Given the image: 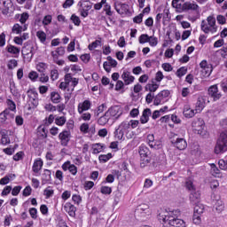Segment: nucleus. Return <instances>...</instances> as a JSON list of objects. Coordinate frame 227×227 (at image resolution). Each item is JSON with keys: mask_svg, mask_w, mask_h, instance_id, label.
<instances>
[{"mask_svg": "<svg viewBox=\"0 0 227 227\" xmlns=\"http://www.w3.org/2000/svg\"><path fill=\"white\" fill-rule=\"evenodd\" d=\"M109 159H113V154L111 153L107 154H101L99 155V160L100 162H107Z\"/></svg>", "mask_w": 227, "mask_h": 227, "instance_id": "41", "label": "nucleus"}, {"mask_svg": "<svg viewBox=\"0 0 227 227\" xmlns=\"http://www.w3.org/2000/svg\"><path fill=\"white\" fill-rule=\"evenodd\" d=\"M104 12H106V15H108V17H113V12H111V5L108 4H106L104 5Z\"/></svg>", "mask_w": 227, "mask_h": 227, "instance_id": "57", "label": "nucleus"}, {"mask_svg": "<svg viewBox=\"0 0 227 227\" xmlns=\"http://www.w3.org/2000/svg\"><path fill=\"white\" fill-rule=\"evenodd\" d=\"M36 36L42 43H44L45 40H47V34L43 31H37Z\"/></svg>", "mask_w": 227, "mask_h": 227, "instance_id": "36", "label": "nucleus"}, {"mask_svg": "<svg viewBox=\"0 0 227 227\" xmlns=\"http://www.w3.org/2000/svg\"><path fill=\"white\" fill-rule=\"evenodd\" d=\"M207 23L205 20L201 21V30L207 35V33H217V26H215V18L214 16H208Z\"/></svg>", "mask_w": 227, "mask_h": 227, "instance_id": "3", "label": "nucleus"}, {"mask_svg": "<svg viewBox=\"0 0 227 227\" xmlns=\"http://www.w3.org/2000/svg\"><path fill=\"white\" fill-rule=\"evenodd\" d=\"M199 8L200 6L191 2H185L182 5L183 12H198Z\"/></svg>", "mask_w": 227, "mask_h": 227, "instance_id": "11", "label": "nucleus"}, {"mask_svg": "<svg viewBox=\"0 0 227 227\" xmlns=\"http://www.w3.org/2000/svg\"><path fill=\"white\" fill-rule=\"evenodd\" d=\"M43 166V161L42 160H36L34 162V165L32 167L34 173H38V171H40V169H42Z\"/></svg>", "mask_w": 227, "mask_h": 227, "instance_id": "21", "label": "nucleus"}, {"mask_svg": "<svg viewBox=\"0 0 227 227\" xmlns=\"http://www.w3.org/2000/svg\"><path fill=\"white\" fill-rule=\"evenodd\" d=\"M194 214L201 215L205 211V206L200 202L198 204H194Z\"/></svg>", "mask_w": 227, "mask_h": 227, "instance_id": "23", "label": "nucleus"}, {"mask_svg": "<svg viewBox=\"0 0 227 227\" xmlns=\"http://www.w3.org/2000/svg\"><path fill=\"white\" fill-rule=\"evenodd\" d=\"M36 70H38L41 74H44L45 71L47 70V64L43 62H40L36 66Z\"/></svg>", "mask_w": 227, "mask_h": 227, "instance_id": "40", "label": "nucleus"}, {"mask_svg": "<svg viewBox=\"0 0 227 227\" xmlns=\"http://www.w3.org/2000/svg\"><path fill=\"white\" fill-rule=\"evenodd\" d=\"M28 77L31 81H36L38 79V73L32 71L28 74Z\"/></svg>", "mask_w": 227, "mask_h": 227, "instance_id": "63", "label": "nucleus"}, {"mask_svg": "<svg viewBox=\"0 0 227 227\" xmlns=\"http://www.w3.org/2000/svg\"><path fill=\"white\" fill-rule=\"evenodd\" d=\"M150 156H144L140 159V167L146 168L150 164Z\"/></svg>", "mask_w": 227, "mask_h": 227, "instance_id": "37", "label": "nucleus"}, {"mask_svg": "<svg viewBox=\"0 0 227 227\" xmlns=\"http://www.w3.org/2000/svg\"><path fill=\"white\" fill-rule=\"evenodd\" d=\"M143 17H145V14H138L137 16L133 18V22H135V24H141V22H143Z\"/></svg>", "mask_w": 227, "mask_h": 227, "instance_id": "56", "label": "nucleus"}, {"mask_svg": "<svg viewBox=\"0 0 227 227\" xmlns=\"http://www.w3.org/2000/svg\"><path fill=\"white\" fill-rule=\"evenodd\" d=\"M92 150L94 154L100 153L104 150V145L102 144H93Z\"/></svg>", "mask_w": 227, "mask_h": 227, "instance_id": "33", "label": "nucleus"}, {"mask_svg": "<svg viewBox=\"0 0 227 227\" xmlns=\"http://www.w3.org/2000/svg\"><path fill=\"white\" fill-rule=\"evenodd\" d=\"M218 54H220V56H222V58L226 59L227 58V46L226 47H223L222 49L217 51Z\"/></svg>", "mask_w": 227, "mask_h": 227, "instance_id": "59", "label": "nucleus"}, {"mask_svg": "<svg viewBox=\"0 0 227 227\" xmlns=\"http://www.w3.org/2000/svg\"><path fill=\"white\" fill-rule=\"evenodd\" d=\"M70 19L74 26H81V19L79 18V16L73 14Z\"/></svg>", "mask_w": 227, "mask_h": 227, "instance_id": "47", "label": "nucleus"}, {"mask_svg": "<svg viewBox=\"0 0 227 227\" xmlns=\"http://www.w3.org/2000/svg\"><path fill=\"white\" fill-rule=\"evenodd\" d=\"M148 43H150L151 47H156L158 43L157 37L149 36Z\"/></svg>", "mask_w": 227, "mask_h": 227, "instance_id": "60", "label": "nucleus"}, {"mask_svg": "<svg viewBox=\"0 0 227 227\" xmlns=\"http://www.w3.org/2000/svg\"><path fill=\"white\" fill-rule=\"evenodd\" d=\"M171 144L175 148H177V150H185V148H187V141L182 137L173 138Z\"/></svg>", "mask_w": 227, "mask_h": 227, "instance_id": "7", "label": "nucleus"}, {"mask_svg": "<svg viewBox=\"0 0 227 227\" xmlns=\"http://www.w3.org/2000/svg\"><path fill=\"white\" fill-rule=\"evenodd\" d=\"M162 100H164V98L162 96H160V93H158L154 97V101H153L154 106H160V104L162 103Z\"/></svg>", "mask_w": 227, "mask_h": 227, "instance_id": "43", "label": "nucleus"}, {"mask_svg": "<svg viewBox=\"0 0 227 227\" xmlns=\"http://www.w3.org/2000/svg\"><path fill=\"white\" fill-rule=\"evenodd\" d=\"M44 196H46V200H49V198H52L54 196V190H52V187L48 186L44 191H43Z\"/></svg>", "mask_w": 227, "mask_h": 227, "instance_id": "34", "label": "nucleus"}, {"mask_svg": "<svg viewBox=\"0 0 227 227\" xmlns=\"http://www.w3.org/2000/svg\"><path fill=\"white\" fill-rule=\"evenodd\" d=\"M106 59L108 62H104L103 68L106 70V72H107V74H109L111 72V67L112 68H116V67H118V62L111 56H108Z\"/></svg>", "mask_w": 227, "mask_h": 227, "instance_id": "6", "label": "nucleus"}, {"mask_svg": "<svg viewBox=\"0 0 227 227\" xmlns=\"http://www.w3.org/2000/svg\"><path fill=\"white\" fill-rule=\"evenodd\" d=\"M139 154H140V159H143L144 157H150V149H148V147L145 145H142L139 147Z\"/></svg>", "mask_w": 227, "mask_h": 227, "instance_id": "19", "label": "nucleus"}, {"mask_svg": "<svg viewBox=\"0 0 227 227\" xmlns=\"http://www.w3.org/2000/svg\"><path fill=\"white\" fill-rule=\"evenodd\" d=\"M121 79L124 81V84L129 86V84H132V82H134L136 78L130 74V72L126 71L122 73Z\"/></svg>", "mask_w": 227, "mask_h": 227, "instance_id": "13", "label": "nucleus"}, {"mask_svg": "<svg viewBox=\"0 0 227 227\" xmlns=\"http://www.w3.org/2000/svg\"><path fill=\"white\" fill-rule=\"evenodd\" d=\"M51 100L53 104H59L61 101V96L58 92H51Z\"/></svg>", "mask_w": 227, "mask_h": 227, "instance_id": "24", "label": "nucleus"}, {"mask_svg": "<svg viewBox=\"0 0 227 227\" xmlns=\"http://www.w3.org/2000/svg\"><path fill=\"white\" fill-rule=\"evenodd\" d=\"M106 114L110 118V116L115 117V120H118L120 116H121V110L120 106H112L107 112Z\"/></svg>", "mask_w": 227, "mask_h": 227, "instance_id": "10", "label": "nucleus"}, {"mask_svg": "<svg viewBox=\"0 0 227 227\" xmlns=\"http://www.w3.org/2000/svg\"><path fill=\"white\" fill-rule=\"evenodd\" d=\"M7 106H8L10 111H16V109H17V105H15V102H13V100H12V99L7 100Z\"/></svg>", "mask_w": 227, "mask_h": 227, "instance_id": "52", "label": "nucleus"}, {"mask_svg": "<svg viewBox=\"0 0 227 227\" xmlns=\"http://www.w3.org/2000/svg\"><path fill=\"white\" fill-rule=\"evenodd\" d=\"M150 148H153V150H160L162 148V143L160 141H153L151 144H149Z\"/></svg>", "mask_w": 227, "mask_h": 227, "instance_id": "35", "label": "nucleus"}, {"mask_svg": "<svg viewBox=\"0 0 227 227\" xmlns=\"http://www.w3.org/2000/svg\"><path fill=\"white\" fill-rule=\"evenodd\" d=\"M22 31H26V27H22L19 23L14 24L12 27V33H16V35H20Z\"/></svg>", "mask_w": 227, "mask_h": 227, "instance_id": "26", "label": "nucleus"}, {"mask_svg": "<svg viewBox=\"0 0 227 227\" xmlns=\"http://www.w3.org/2000/svg\"><path fill=\"white\" fill-rule=\"evenodd\" d=\"M204 107H205V103L199 98L195 105V113H201Z\"/></svg>", "mask_w": 227, "mask_h": 227, "instance_id": "29", "label": "nucleus"}, {"mask_svg": "<svg viewBox=\"0 0 227 227\" xmlns=\"http://www.w3.org/2000/svg\"><path fill=\"white\" fill-rule=\"evenodd\" d=\"M192 127L195 134L199 136H206L207 130L205 129V121L203 119H197L192 122Z\"/></svg>", "mask_w": 227, "mask_h": 227, "instance_id": "4", "label": "nucleus"}, {"mask_svg": "<svg viewBox=\"0 0 227 227\" xmlns=\"http://www.w3.org/2000/svg\"><path fill=\"white\" fill-rule=\"evenodd\" d=\"M172 6L177 10H182V6H184V0H173Z\"/></svg>", "mask_w": 227, "mask_h": 227, "instance_id": "39", "label": "nucleus"}, {"mask_svg": "<svg viewBox=\"0 0 227 227\" xmlns=\"http://www.w3.org/2000/svg\"><path fill=\"white\" fill-rule=\"evenodd\" d=\"M33 46L27 45L23 47L22 49V54L23 56H30V58H33Z\"/></svg>", "mask_w": 227, "mask_h": 227, "instance_id": "22", "label": "nucleus"}, {"mask_svg": "<svg viewBox=\"0 0 227 227\" xmlns=\"http://www.w3.org/2000/svg\"><path fill=\"white\" fill-rule=\"evenodd\" d=\"M192 221L194 224H201V215L194 213Z\"/></svg>", "mask_w": 227, "mask_h": 227, "instance_id": "51", "label": "nucleus"}, {"mask_svg": "<svg viewBox=\"0 0 227 227\" xmlns=\"http://www.w3.org/2000/svg\"><path fill=\"white\" fill-rule=\"evenodd\" d=\"M149 40H150V36L146 34H142L138 39L139 43H147Z\"/></svg>", "mask_w": 227, "mask_h": 227, "instance_id": "44", "label": "nucleus"}, {"mask_svg": "<svg viewBox=\"0 0 227 227\" xmlns=\"http://www.w3.org/2000/svg\"><path fill=\"white\" fill-rule=\"evenodd\" d=\"M7 51L10 52V54H20V49L13 45L7 46Z\"/></svg>", "mask_w": 227, "mask_h": 227, "instance_id": "38", "label": "nucleus"}, {"mask_svg": "<svg viewBox=\"0 0 227 227\" xmlns=\"http://www.w3.org/2000/svg\"><path fill=\"white\" fill-rule=\"evenodd\" d=\"M150 116H152V110L150 108H146L143 111L142 116L140 117V123L145 124L148 123L150 120Z\"/></svg>", "mask_w": 227, "mask_h": 227, "instance_id": "15", "label": "nucleus"}, {"mask_svg": "<svg viewBox=\"0 0 227 227\" xmlns=\"http://www.w3.org/2000/svg\"><path fill=\"white\" fill-rule=\"evenodd\" d=\"M101 42L98 40L94 41L92 43L89 44L88 49L89 51H93L95 49H97V47H98V45H100Z\"/></svg>", "mask_w": 227, "mask_h": 227, "instance_id": "53", "label": "nucleus"}, {"mask_svg": "<svg viewBox=\"0 0 227 227\" xmlns=\"http://www.w3.org/2000/svg\"><path fill=\"white\" fill-rule=\"evenodd\" d=\"M18 65H19V63L17 62L16 59H11V60H9V62L7 64V68L9 70H13V68H15Z\"/></svg>", "mask_w": 227, "mask_h": 227, "instance_id": "45", "label": "nucleus"}, {"mask_svg": "<svg viewBox=\"0 0 227 227\" xmlns=\"http://www.w3.org/2000/svg\"><path fill=\"white\" fill-rule=\"evenodd\" d=\"M201 72L207 77L210 76V74H212V66H207V67H204V69Z\"/></svg>", "mask_w": 227, "mask_h": 227, "instance_id": "58", "label": "nucleus"}, {"mask_svg": "<svg viewBox=\"0 0 227 227\" xmlns=\"http://www.w3.org/2000/svg\"><path fill=\"white\" fill-rule=\"evenodd\" d=\"M185 187L188 191H196V187L194 186V182L191 178L186 179Z\"/></svg>", "mask_w": 227, "mask_h": 227, "instance_id": "31", "label": "nucleus"}, {"mask_svg": "<svg viewBox=\"0 0 227 227\" xmlns=\"http://www.w3.org/2000/svg\"><path fill=\"white\" fill-rule=\"evenodd\" d=\"M58 77H59V73L58 72V69H52L51 71V79L56 81L58 80Z\"/></svg>", "mask_w": 227, "mask_h": 227, "instance_id": "55", "label": "nucleus"}, {"mask_svg": "<svg viewBox=\"0 0 227 227\" xmlns=\"http://www.w3.org/2000/svg\"><path fill=\"white\" fill-rule=\"evenodd\" d=\"M64 209L66 210V212H67L70 217H75V212H77V207H75V206H74L72 203L67 202L64 206Z\"/></svg>", "mask_w": 227, "mask_h": 227, "instance_id": "12", "label": "nucleus"}, {"mask_svg": "<svg viewBox=\"0 0 227 227\" xmlns=\"http://www.w3.org/2000/svg\"><path fill=\"white\" fill-rule=\"evenodd\" d=\"M111 117H109V115L106 113L104 114V116H101L98 120V125H106L107 123V121H109Z\"/></svg>", "mask_w": 227, "mask_h": 227, "instance_id": "32", "label": "nucleus"}, {"mask_svg": "<svg viewBox=\"0 0 227 227\" xmlns=\"http://www.w3.org/2000/svg\"><path fill=\"white\" fill-rule=\"evenodd\" d=\"M180 215V210L173 211H162L159 214L158 219L160 223L168 224L171 227H185V222L182 219H178Z\"/></svg>", "mask_w": 227, "mask_h": 227, "instance_id": "1", "label": "nucleus"}, {"mask_svg": "<svg viewBox=\"0 0 227 227\" xmlns=\"http://www.w3.org/2000/svg\"><path fill=\"white\" fill-rule=\"evenodd\" d=\"M70 131L64 130L59 135V138L60 139V145L62 146H68V143H70V137H71Z\"/></svg>", "mask_w": 227, "mask_h": 227, "instance_id": "9", "label": "nucleus"}, {"mask_svg": "<svg viewBox=\"0 0 227 227\" xmlns=\"http://www.w3.org/2000/svg\"><path fill=\"white\" fill-rule=\"evenodd\" d=\"M51 172L49 169H45L44 173L43 174V184H47V182H51Z\"/></svg>", "mask_w": 227, "mask_h": 227, "instance_id": "27", "label": "nucleus"}, {"mask_svg": "<svg viewBox=\"0 0 227 227\" xmlns=\"http://www.w3.org/2000/svg\"><path fill=\"white\" fill-rule=\"evenodd\" d=\"M218 166L220 168V169H227V161L226 160H220L218 161Z\"/></svg>", "mask_w": 227, "mask_h": 227, "instance_id": "61", "label": "nucleus"}, {"mask_svg": "<svg viewBox=\"0 0 227 227\" xmlns=\"http://www.w3.org/2000/svg\"><path fill=\"white\" fill-rule=\"evenodd\" d=\"M101 192L102 194H111V192H113V190L111 189V187L102 186Z\"/></svg>", "mask_w": 227, "mask_h": 227, "instance_id": "62", "label": "nucleus"}, {"mask_svg": "<svg viewBox=\"0 0 227 227\" xmlns=\"http://www.w3.org/2000/svg\"><path fill=\"white\" fill-rule=\"evenodd\" d=\"M214 152L216 155H220L221 153L227 152V130L220 133V136L216 140Z\"/></svg>", "mask_w": 227, "mask_h": 227, "instance_id": "2", "label": "nucleus"}, {"mask_svg": "<svg viewBox=\"0 0 227 227\" xmlns=\"http://www.w3.org/2000/svg\"><path fill=\"white\" fill-rule=\"evenodd\" d=\"M51 22H52V16L51 15L44 16V18L43 19V26H49V24H51Z\"/></svg>", "mask_w": 227, "mask_h": 227, "instance_id": "54", "label": "nucleus"}, {"mask_svg": "<svg viewBox=\"0 0 227 227\" xmlns=\"http://www.w3.org/2000/svg\"><path fill=\"white\" fill-rule=\"evenodd\" d=\"M137 210L141 214H142V212H145V214H147L148 210H149V207L147 204H142V205L138 206Z\"/></svg>", "mask_w": 227, "mask_h": 227, "instance_id": "50", "label": "nucleus"}, {"mask_svg": "<svg viewBox=\"0 0 227 227\" xmlns=\"http://www.w3.org/2000/svg\"><path fill=\"white\" fill-rule=\"evenodd\" d=\"M185 74H187V68H185L184 67L177 69V71L176 73L177 77H184V75H185Z\"/></svg>", "mask_w": 227, "mask_h": 227, "instance_id": "48", "label": "nucleus"}, {"mask_svg": "<svg viewBox=\"0 0 227 227\" xmlns=\"http://www.w3.org/2000/svg\"><path fill=\"white\" fill-rule=\"evenodd\" d=\"M201 200V193L200 192H194L190 194V201L192 205H198Z\"/></svg>", "mask_w": 227, "mask_h": 227, "instance_id": "16", "label": "nucleus"}, {"mask_svg": "<svg viewBox=\"0 0 227 227\" xmlns=\"http://www.w3.org/2000/svg\"><path fill=\"white\" fill-rule=\"evenodd\" d=\"M33 189H31V186H26V188L23 190V196L27 197L31 196V192Z\"/></svg>", "mask_w": 227, "mask_h": 227, "instance_id": "64", "label": "nucleus"}, {"mask_svg": "<svg viewBox=\"0 0 227 227\" xmlns=\"http://www.w3.org/2000/svg\"><path fill=\"white\" fill-rule=\"evenodd\" d=\"M114 136L116 139L121 141V139H123V136H125V131H123V129L118 127V129H116L114 131Z\"/></svg>", "mask_w": 227, "mask_h": 227, "instance_id": "25", "label": "nucleus"}, {"mask_svg": "<svg viewBox=\"0 0 227 227\" xmlns=\"http://www.w3.org/2000/svg\"><path fill=\"white\" fill-rule=\"evenodd\" d=\"M159 90V84L152 82V83H147L145 85V91H150V93H155Z\"/></svg>", "mask_w": 227, "mask_h": 227, "instance_id": "20", "label": "nucleus"}, {"mask_svg": "<svg viewBox=\"0 0 227 227\" xmlns=\"http://www.w3.org/2000/svg\"><path fill=\"white\" fill-rule=\"evenodd\" d=\"M114 8L117 12V13H120L121 15L124 12L129 11V5L127 4H114Z\"/></svg>", "mask_w": 227, "mask_h": 227, "instance_id": "17", "label": "nucleus"}, {"mask_svg": "<svg viewBox=\"0 0 227 227\" xmlns=\"http://www.w3.org/2000/svg\"><path fill=\"white\" fill-rule=\"evenodd\" d=\"M55 122L56 125H59L60 127H62V125H65V123H67V118H65L64 116L56 118Z\"/></svg>", "mask_w": 227, "mask_h": 227, "instance_id": "49", "label": "nucleus"}, {"mask_svg": "<svg viewBox=\"0 0 227 227\" xmlns=\"http://www.w3.org/2000/svg\"><path fill=\"white\" fill-rule=\"evenodd\" d=\"M215 210H216L218 214H221V212L224 210V202H223V200H217L215 205Z\"/></svg>", "mask_w": 227, "mask_h": 227, "instance_id": "28", "label": "nucleus"}, {"mask_svg": "<svg viewBox=\"0 0 227 227\" xmlns=\"http://www.w3.org/2000/svg\"><path fill=\"white\" fill-rule=\"evenodd\" d=\"M78 5L81 6L82 9L86 10L88 12H90V8L92 7L91 5V2L88 1H84V2H79Z\"/></svg>", "mask_w": 227, "mask_h": 227, "instance_id": "30", "label": "nucleus"}, {"mask_svg": "<svg viewBox=\"0 0 227 227\" xmlns=\"http://www.w3.org/2000/svg\"><path fill=\"white\" fill-rule=\"evenodd\" d=\"M27 93L31 104L34 106V107H37L38 106V92L36 91V90L29 89Z\"/></svg>", "mask_w": 227, "mask_h": 227, "instance_id": "8", "label": "nucleus"}, {"mask_svg": "<svg viewBox=\"0 0 227 227\" xmlns=\"http://www.w3.org/2000/svg\"><path fill=\"white\" fill-rule=\"evenodd\" d=\"M196 110L191 109V106L189 105L184 106V116L185 118H193V116L196 114Z\"/></svg>", "mask_w": 227, "mask_h": 227, "instance_id": "18", "label": "nucleus"}, {"mask_svg": "<svg viewBox=\"0 0 227 227\" xmlns=\"http://www.w3.org/2000/svg\"><path fill=\"white\" fill-rule=\"evenodd\" d=\"M28 212L32 219H38V210L36 209V207L29 208Z\"/></svg>", "mask_w": 227, "mask_h": 227, "instance_id": "46", "label": "nucleus"}, {"mask_svg": "<svg viewBox=\"0 0 227 227\" xmlns=\"http://www.w3.org/2000/svg\"><path fill=\"white\" fill-rule=\"evenodd\" d=\"M207 95H208V97L213 98V100L215 102L219 100V98H221L223 97V94H221V92H219V88H217V84L212 85L208 88Z\"/></svg>", "mask_w": 227, "mask_h": 227, "instance_id": "5", "label": "nucleus"}, {"mask_svg": "<svg viewBox=\"0 0 227 227\" xmlns=\"http://www.w3.org/2000/svg\"><path fill=\"white\" fill-rule=\"evenodd\" d=\"M91 107V102L90 100H84L82 103L78 105V113L82 114L84 111H88Z\"/></svg>", "mask_w": 227, "mask_h": 227, "instance_id": "14", "label": "nucleus"}, {"mask_svg": "<svg viewBox=\"0 0 227 227\" xmlns=\"http://www.w3.org/2000/svg\"><path fill=\"white\" fill-rule=\"evenodd\" d=\"M119 129L123 130L124 132H127L128 129H130V122L129 121H123L119 125Z\"/></svg>", "mask_w": 227, "mask_h": 227, "instance_id": "42", "label": "nucleus"}]
</instances>
